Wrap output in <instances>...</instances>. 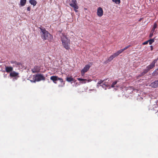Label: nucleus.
<instances>
[{
    "instance_id": "25",
    "label": "nucleus",
    "mask_w": 158,
    "mask_h": 158,
    "mask_svg": "<svg viewBox=\"0 0 158 158\" xmlns=\"http://www.w3.org/2000/svg\"><path fill=\"white\" fill-rule=\"evenodd\" d=\"M130 47H131V45H128L127 46L125 47L124 48H123V51H124Z\"/></svg>"
},
{
    "instance_id": "19",
    "label": "nucleus",
    "mask_w": 158,
    "mask_h": 158,
    "mask_svg": "<svg viewBox=\"0 0 158 158\" xmlns=\"http://www.w3.org/2000/svg\"><path fill=\"white\" fill-rule=\"evenodd\" d=\"M66 80L68 82H69L72 81H74V79L72 77H67Z\"/></svg>"
},
{
    "instance_id": "18",
    "label": "nucleus",
    "mask_w": 158,
    "mask_h": 158,
    "mask_svg": "<svg viewBox=\"0 0 158 158\" xmlns=\"http://www.w3.org/2000/svg\"><path fill=\"white\" fill-rule=\"evenodd\" d=\"M26 2V0H20V4L21 6H23Z\"/></svg>"
},
{
    "instance_id": "3",
    "label": "nucleus",
    "mask_w": 158,
    "mask_h": 158,
    "mask_svg": "<svg viewBox=\"0 0 158 158\" xmlns=\"http://www.w3.org/2000/svg\"><path fill=\"white\" fill-rule=\"evenodd\" d=\"M158 58L154 60L151 63V64L147 66L146 68L143 70V72L141 73L138 77H141L144 75L145 74L148 72L150 69H152L154 66L155 64L157 61Z\"/></svg>"
},
{
    "instance_id": "22",
    "label": "nucleus",
    "mask_w": 158,
    "mask_h": 158,
    "mask_svg": "<svg viewBox=\"0 0 158 158\" xmlns=\"http://www.w3.org/2000/svg\"><path fill=\"white\" fill-rule=\"evenodd\" d=\"M148 42L150 45L154 41V40L153 39H151L148 40Z\"/></svg>"
},
{
    "instance_id": "32",
    "label": "nucleus",
    "mask_w": 158,
    "mask_h": 158,
    "mask_svg": "<svg viewBox=\"0 0 158 158\" xmlns=\"http://www.w3.org/2000/svg\"><path fill=\"white\" fill-rule=\"evenodd\" d=\"M74 8V10L76 12H77L78 10H77V9H75V8Z\"/></svg>"
},
{
    "instance_id": "20",
    "label": "nucleus",
    "mask_w": 158,
    "mask_h": 158,
    "mask_svg": "<svg viewBox=\"0 0 158 158\" xmlns=\"http://www.w3.org/2000/svg\"><path fill=\"white\" fill-rule=\"evenodd\" d=\"M21 64L20 62H18L16 61V63L13 65L14 66H15L17 67H19L20 65Z\"/></svg>"
},
{
    "instance_id": "13",
    "label": "nucleus",
    "mask_w": 158,
    "mask_h": 158,
    "mask_svg": "<svg viewBox=\"0 0 158 158\" xmlns=\"http://www.w3.org/2000/svg\"><path fill=\"white\" fill-rule=\"evenodd\" d=\"M117 56L116 55H115V53H114L113 55L110 56L109 58L108 59L107 61V62H109L111 61L112 60H113V59L115 58V57H116Z\"/></svg>"
},
{
    "instance_id": "16",
    "label": "nucleus",
    "mask_w": 158,
    "mask_h": 158,
    "mask_svg": "<svg viewBox=\"0 0 158 158\" xmlns=\"http://www.w3.org/2000/svg\"><path fill=\"white\" fill-rule=\"evenodd\" d=\"M29 3L33 6H35L37 3L36 1L35 0H30L29 1Z\"/></svg>"
},
{
    "instance_id": "31",
    "label": "nucleus",
    "mask_w": 158,
    "mask_h": 158,
    "mask_svg": "<svg viewBox=\"0 0 158 158\" xmlns=\"http://www.w3.org/2000/svg\"><path fill=\"white\" fill-rule=\"evenodd\" d=\"M153 35V33H151L150 35V37H151Z\"/></svg>"
},
{
    "instance_id": "33",
    "label": "nucleus",
    "mask_w": 158,
    "mask_h": 158,
    "mask_svg": "<svg viewBox=\"0 0 158 158\" xmlns=\"http://www.w3.org/2000/svg\"><path fill=\"white\" fill-rule=\"evenodd\" d=\"M99 86H100V85H98V84H97V87L98 88Z\"/></svg>"
},
{
    "instance_id": "10",
    "label": "nucleus",
    "mask_w": 158,
    "mask_h": 158,
    "mask_svg": "<svg viewBox=\"0 0 158 158\" xmlns=\"http://www.w3.org/2000/svg\"><path fill=\"white\" fill-rule=\"evenodd\" d=\"M31 71L34 73L39 72L40 71V68L38 66H35L31 69Z\"/></svg>"
},
{
    "instance_id": "26",
    "label": "nucleus",
    "mask_w": 158,
    "mask_h": 158,
    "mask_svg": "<svg viewBox=\"0 0 158 158\" xmlns=\"http://www.w3.org/2000/svg\"><path fill=\"white\" fill-rule=\"evenodd\" d=\"M157 27V24L156 23H155L154 24V27L152 28V30L154 31L156 28Z\"/></svg>"
},
{
    "instance_id": "15",
    "label": "nucleus",
    "mask_w": 158,
    "mask_h": 158,
    "mask_svg": "<svg viewBox=\"0 0 158 158\" xmlns=\"http://www.w3.org/2000/svg\"><path fill=\"white\" fill-rule=\"evenodd\" d=\"M77 79L78 80L81 81V83H83V84L85 83H86V82H85L86 81H88V82H89V81L87 80L86 79H83L80 78H77Z\"/></svg>"
},
{
    "instance_id": "4",
    "label": "nucleus",
    "mask_w": 158,
    "mask_h": 158,
    "mask_svg": "<svg viewBox=\"0 0 158 158\" xmlns=\"http://www.w3.org/2000/svg\"><path fill=\"white\" fill-rule=\"evenodd\" d=\"M33 79V80H31V82H35L36 81H39L41 80H44L45 79V77L43 75L40 74L34 76Z\"/></svg>"
},
{
    "instance_id": "27",
    "label": "nucleus",
    "mask_w": 158,
    "mask_h": 158,
    "mask_svg": "<svg viewBox=\"0 0 158 158\" xmlns=\"http://www.w3.org/2000/svg\"><path fill=\"white\" fill-rule=\"evenodd\" d=\"M58 80H59L61 82H63V80L61 78H59L58 77Z\"/></svg>"
},
{
    "instance_id": "28",
    "label": "nucleus",
    "mask_w": 158,
    "mask_h": 158,
    "mask_svg": "<svg viewBox=\"0 0 158 158\" xmlns=\"http://www.w3.org/2000/svg\"><path fill=\"white\" fill-rule=\"evenodd\" d=\"M10 63L11 64H14L15 63H16V61L12 60L10 61Z\"/></svg>"
},
{
    "instance_id": "12",
    "label": "nucleus",
    "mask_w": 158,
    "mask_h": 158,
    "mask_svg": "<svg viewBox=\"0 0 158 158\" xmlns=\"http://www.w3.org/2000/svg\"><path fill=\"white\" fill-rule=\"evenodd\" d=\"M5 70L6 72L9 73L10 72H11L13 70V68L11 66H5Z\"/></svg>"
},
{
    "instance_id": "17",
    "label": "nucleus",
    "mask_w": 158,
    "mask_h": 158,
    "mask_svg": "<svg viewBox=\"0 0 158 158\" xmlns=\"http://www.w3.org/2000/svg\"><path fill=\"white\" fill-rule=\"evenodd\" d=\"M123 49H121L120 50H119L117 52L115 53V54L116 56H118L119 54L122 53L123 52Z\"/></svg>"
},
{
    "instance_id": "2",
    "label": "nucleus",
    "mask_w": 158,
    "mask_h": 158,
    "mask_svg": "<svg viewBox=\"0 0 158 158\" xmlns=\"http://www.w3.org/2000/svg\"><path fill=\"white\" fill-rule=\"evenodd\" d=\"M61 40L63 47L67 50L70 49V41L67 36L64 34H62L61 36Z\"/></svg>"
},
{
    "instance_id": "11",
    "label": "nucleus",
    "mask_w": 158,
    "mask_h": 158,
    "mask_svg": "<svg viewBox=\"0 0 158 158\" xmlns=\"http://www.w3.org/2000/svg\"><path fill=\"white\" fill-rule=\"evenodd\" d=\"M150 86L152 87L156 88L158 87V80L155 81L151 83Z\"/></svg>"
},
{
    "instance_id": "9",
    "label": "nucleus",
    "mask_w": 158,
    "mask_h": 158,
    "mask_svg": "<svg viewBox=\"0 0 158 158\" xmlns=\"http://www.w3.org/2000/svg\"><path fill=\"white\" fill-rule=\"evenodd\" d=\"M103 10L102 9L101 7H99L98 8L97 11V15L99 17H101L103 15Z\"/></svg>"
},
{
    "instance_id": "14",
    "label": "nucleus",
    "mask_w": 158,
    "mask_h": 158,
    "mask_svg": "<svg viewBox=\"0 0 158 158\" xmlns=\"http://www.w3.org/2000/svg\"><path fill=\"white\" fill-rule=\"evenodd\" d=\"M58 77L56 76H52L50 77V79L52 80L53 82L56 83V81H58Z\"/></svg>"
},
{
    "instance_id": "8",
    "label": "nucleus",
    "mask_w": 158,
    "mask_h": 158,
    "mask_svg": "<svg viewBox=\"0 0 158 158\" xmlns=\"http://www.w3.org/2000/svg\"><path fill=\"white\" fill-rule=\"evenodd\" d=\"M90 67V66L89 65H85L84 68L81 70V74L82 76L84 75V73L86 72L89 69Z\"/></svg>"
},
{
    "instance_id": "29",
    "label": "nucleus",
    "mask_w": 158,
    "mask_h": 158,
    "mask_svg": "<svg viewBox=\"0 0 158 158\" xmlns=\"http://www.w3.org/2000/svg\"><path fill=\"white\" fill-rule=\"evenodd\" d=\"M148 41H145L143 43V45H145V44H148Z\"/></svg>"
},
{
    "instance_id": "23",
    "label": "nucleus",
    "mask_w": 158,
    "mask_h": 158,
    "mask_svg": "<svg viewBox=\"0 0 158 158\" xmlns=\"http://www.w3.org/2000/svg\"><path fill=\"white\" fill-rule=\"evenodd\" d=\"M113 2H115L116 4H119L120 3V0H112Z\"/></svg>"
},
{
    "instance_id": "21",
    "label": "nucleus",
    "mask_w": 158,
    "mask_h": 158,
    "mask_svg": "<svg viewBox=\"0 0 158 158\" xmlns=\"http://www.w3.org/2000/svg\"><path fill=\"white\" fill-rule=\"evenodd\" d=\"M152 74L153 76H156L158 74V69H156L153 72Z\"/></svg>"
},
{
    "instance_id": "30",
    "label": "nucleus",
    "mask_w": 158,
    "mask_h": 158,
    "mask_svg": "<svg viewBox=\"0 0 158 158\" xmlns=\"http://www.w3.org/2000/svg\"><path fill=\"white\" fill-rule=\"evenodd\" d=\"M27 10L28 11H30V7H28L27 8Z\"/></svg>"
},
{
    "instance_id": "6",
    "label": "nucleus",
    "mask_w": 158,
    "mask_h": 158,
    "mask_svg": "<svg viewBox=\"0 0 158 158\" xmlns=\"http://www.w3.org/2000/svg\"><path fill=\"white\" fill-rule=\"evenodd\" d=\"M19 73L16 72L15 71H12L10 73V76L12 77H14L13 80L15 81L19 77Z\"/></svg>"
},
{
    "instance_id": "24",
    "label": "nucleus",
    "mask_w": 158,
    "mask_h": 158,
    "mask_svg": "<svg viewBox=\"0 0 158 158\" xmlns=\"http://www.w3.org/2000/svg\"><path fill=\"white\" fill-rule=\"evenodd\" d=\"M117 81H115L113 82L111 85V87H112V88L115 87L114 85L117 84Z\"/></svg>"
},
{
    "instance_id": "1",
    "label": "nucleus",
    "mask_w": 158,
    "mask_h": 158,
    "mask_svg": "<svg viewBox=\"0 0 158 158\" xmlns=\"http://www.w3.org/2000/svg\"><path fill=\"white\" fill-rule=\"evenodd\" d=\"M40 28L41 31L40 33L42 38L44 40L51 41L53 38L52 36L44 27H40Z\"/></svg>"
},
{
    "instance_id": "7",
    "label": "nucleus",
    "mask_w": 158,
    "mask_h": 158,
    "mask_svg": "<svg viewBox=\"0 0 158 158\" xmlns=\"http://www.w3.org/2000/svg\"><path fill=\"white\" fill-rule=\"evenodd\" d=\"M69 5L70 6L75 9H78V6L76 0H70Z\"/></svg>"
},
{
    "instance_id": "34",
    "label": "nucleus",
    "mask_w": 158,
    "mask_h": 158,
    "mask_svg": "<svg viewBox=\"0 0 158 158\" xmlns=\"http://www.w3.org/2000/svg\"><path fill=\"white\" fill-rule=\"evenodd\" d=\"M151 48H152V46H151ZM151 50H152V49H151Z\"/></svg>"
},
{
    "instance_id": "5",
    "label": "nucleus",
    "mask_w": 158,
    "mask_h": 158,
    "mask_svg": "<svg viewBox=\"0 0 158 158\" xmlns=\"http://www.w3.org/2000/svg\"><path fill=\"white\" fill-rule=\"evenodd\" d=\"M105 80H101L98 83V85H99L100 86H102L103 88H104L105 90L106 89V88H108V89H110V85L106 82H104Z\"/></svg>"
}]
</instances>
